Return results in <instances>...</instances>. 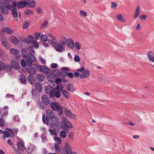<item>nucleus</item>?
<instances>
[{
    "mask_svg": "<svg viewBox=\"0 0 154 154\" xmlns=\"http://www.w3.org/2000/svg\"><path fill=\"white\" fill-rule=\"evenodd\" d=\"M50 107L54 111H57L59 115H62L63 112H65L66 115L72 119H75L76 116L72 113L71 111L65 108L62 107L61 105H59L56 102H53L50 104Z\"/></svg>",
    "mask_w": 154,
    "mask_h": 154,
    "instance_id": "1",
    "label": "nucleus"
},
{
    "mask_svg": "<svg viewBox=\"0 0 154 154\" xmlns=\"http://www.w3.org/2000/svg\"><path fill=\"white\" fill-rule=\"evenodd\" d=\"M46 118L45 119V116L44 115L42 117V121L44 123L47 125L50 124L49 119H50L52 122H58L59 120L58 118L55 115V114L52 110L51 109H47L46 112Z\"/></svg>",
    "mask_w": 154,
    "mask_h": 154,
    "instance_id": "2",
    "label": "nucleus"
},
{
    "mask_svg": "<svg viewBox=\"0 0 154 154\" xmlns=\"http://www.w3.org/2000/svg\"><path fill=\"white\" fill-rule=\"evenodd\" d=\"M22 53L23 57L26 59L27 66H31L32 62H35L36 61L35 56L31 52H29L28 54L26 50L24 49H22Z\"/></svg>",
    "mask_w": 154,
    "mask_h": 154,
    "instance_id": "3",
    "label": "nucleus"
},
{
    "mask_svg": "<svg viewBox=\"0 0 154 154\" xmlns=\"http://www.w3.org/2000/svg\"><path fill=\"white\" fill-rule=\"evenodd\" d=\"M60 87L57 86V87L55 88L53 93L51 94L50 97L54 98L55 97L57 98L60 97L61 95L60 92L63 90V88L62 85H60Z\"/></svg>",
    "mask_w": 154,
    "mask_h": 154,
    "instance_id": "4",
    "label": "nucleus"
},
{
    "mask_svg": "<svg viewBox=\"0 0 154 154\" xmlns=\"http://www.w3.org/2000/svg\"><path fill=\"white\" fill-rule=\"evenodd\" d=\"M0 39L2 45L7 49H10L11 46L6 37L4 35H2Z\"/></svg>",
    "mask_w": 154,
    "mask_h": 154,
    "instance_id": "5",
    "label": "nucleus"
},
{
    "mask_svg": "<svg viewBox=\"0 0 154 154\" xmlns=\"http://www.w3.org/2000/svg\"><path fill=\"white\" fill-rule=\"evenodd\" d=\"M10 52L11 54L14 56L17 59H20L19 51L18 50L14 48H10Z\"/></svg>",
    "mask_w": 154,
    "mask_h": 154,
    "instance_id": "6",
    "label": "nucleus"
},
{
    "mask_svg": "<svg viewBox=\"0 0 154 154\" xmlns=\"http://www.w3.org/2000/svg\"><path fill=\"white\" fill-rule=\"evenodd\" d=\"M0 8L3 14H7L8 13V11L6 7V5L4 1L1 2L0 5Z\"/></svg>",
    "mask_w": 154,
    "mask_h": 154,
    "instance_id": "7",
    "label": "nucleus"
},
{
    "mask_svg": "<svg viewBox=\"0 0 154 154\" xmlns=\"http://www.w3.org/2000/svg\"><path fill=\"white\" fill-rule=\"evenodd\" d=\"M56 44L54 45V47L56 51L59 52H62L65 50L64 48L60 44L57 42Z\"/></svg>",
    "mask_w": 154,
    "mask_h": 154,
    "instance_id": "8",
    "label": "nucleus"
},
{
    "mask_svg": "<svg viewBox=\"0 0 154 154\" xmlns=\"http://www.w3.org/2000/svg\"><path fill=\"white\" fill-rule=\"evenodd\" d=\"M37 67L39 68L40 70L43 73L47 74L49 73L50 72V69L48 68H47L45 66L38 65Z\"/></svg>",
    "mask_w": 154,
    "mask_h": 154,
    "instance_id": "9",
    "label": "nucleus"
},
{
    "mask_svg": "<svg viewBox=\"0 0 154 154\" xmlns=\"http://www.w3.org/2000/svg\"><path fill=\"white\" fill-rule=\"evenodd\" d=\"M55 88L49 85L46 87L45 88V91L46 94H49L50 97H51V94L53 93Z\"/></svg>",
    "mask_w": 154,
    "mask_h": 154,
    "instance_id": "10",
    "label": "nucleus"
},
{
    "mask_svg": "<svg viewBox=\"0 0 154 154\" xmlns=\"http://www.w3.org/2000/svg\"><path fill=\"white\" fill-rule=\"evenodd\" d=\"M63 123L65 126L68 128H71L72 127V124L67 119L63 118L62 119Z\"/></svg>",
    "mask_w": 154,
    "mask_h": 154,
    "instance_id": "11",
    "label": "nucleus"
},
{
    "mask_svg": "<svg viewBox=\"0 0 154 154\" xmlns=\"http://www.w3.org/2000/svg\"><path fill=\"white\" fill-rule=\"evenodd\" d=\"M43 103L47 105L50 103L48 97L45 95H43L41 98Z\"/></svg>",
    "mask_w": 154,
    "mask_h": 154,
    "instance_id": "12",
    "label": "nucleus"
},
{
    "mask_svg": "<svg viewBox=\"0 0 154 154\" xmlns=\"http://www.w3.org/2000/svg\"><path fill=\"white\" fill-rule=\"evenodd\" d=\"M67 45L69 48L71 49H73L74 48V44L73 40L71 39H68L67 42Z\"/></svg>",
    "mask_w": 154,
    "mask_h": 154,
    "instance_id": "13",
    "label": "nucleus"
},
{
    "mask_svg": "<svg viewBox=\"0 0 154 154\" xmlns=\"http://www.w3.org/2000/svg\"><path fill=\"white\" fill-rule=\"evenodd\" d=\"M65 150L67 154H71L72 153V148L68 143L65 144Z\"/></svg>",
    "mask_w": 154,
    "mask_h": 154,
    "instance_id": "14",
    "label": "nucleus"
},
{
    "mask_svg": "<svg viewBox=\"0 0 154 154\" xmlns=\"http://www.w3.org/2000/svg\"><path fill=\"white\" fill-rule=\"evenodd\" d=\"M52 122L50 124V126L52 129L54 130H57V131H59L60 129L58 125L56 123L57 122Z\"/></svg>",
    "mask_w": 154,
    "mask_h": 154,
    "instance_id": "15",
    "label": "nucleus"
},
{
    "mask_svg": "<svg viewBox=\"0 0 154 154\" xmlns=\"http://www.w3.org/2000/svg\"><path fill=\"white\" fill-rule=\"evenodd\" d=\"M0 57L3 59H6L8 58V55L2 48H0Z\"/></svg>",
    "mask_w": 154,
    "mask_h": 154,
    "instance_id": "16",
    "label": "nucleus"
},
{
    "mask_svg": "<svg viewBox=\"0 0 154 154\" xmlns=\"http://www.w3.org/2000/svg\"><path fill=\"white\" fill-rule=\"evenodd\" d=\"M147 56L149 60L151 62L154 63V54L152 51L148 52Z\"/></svg>",
    "mask_w": 154,
    "mask_h": 154,
    "instance_id": "17",
    "label": "nucleus"
},
{
    "mask_svg": "<svg viewBox=\"0 0 154 154\" xmlns=\"http://www.w3.org/2000/svg\"><path fill=\"white\" fill-rule=\"evenodd\" d=\"M11 65L12 67H13L17 69H19L20 68V66L17 62L14 60L11 61Z\"/></svg>",
    "mask_w": 154,
    "mask_h": 154,
    "instance_id": "18",
    "label": "nucleus"
},
{
    "mask_svg": "<svg viewBox=\"0 0 154 154\" xmlns=\"http://www.w3.org/2000/svg\"><path fill=\"white\" fill-rule=\"evenodd\" d=\"M27 2L24 1H22L19 2L17 3V7L18 8H24L26 5Z\"/></svg>",
    "mask_w": 154,
    "mask_h": 154,
    "instance_id": "19",
    "label": "nucleus"
},
{
    "mask_svg": "<svg viewBox=\"0 0 154 154\" xmlns=\"http://www.w3.org/2000/svg\"><path fill=\"white\" fill-rule=\"evenodd\" d=\"M89 75V72L88 70H85L82 72L80 75V78L81 79H83L85 78L88 77Z\"/></svg>",
    "mask_w": 154,
    "mask_h": 154,
    "instance_id": "20",
    "label": "nucleus"
},
{
    "mask_svg": "<svg viewBox=\"0 0 154 154\" xmlns=\"http://www.w3.org/2000/svg\"><path fill=\"white\" fill-rule=\"evenodd\" d=\"M27 81L30 84H33L35 83V79L32 75H29L27 77Z\"/></svg>",
    "mask_w": 154,
    "mask_h": 154,
    "instance_id": "21",
    "label": "nucleus"
},
{
    "mask_svg": "<svg viewBox=\"0 0 154 154\" xmlns=\"http://www.w3.org/2000/svg\"><path fill=\"white\" fill-rule=\"evenodd\" d=\"M18 148L19 150L23 151L25 150V147L24 144L21 142H18L17 143Z\"/></svg>",
    "mask_w": 154,
    "mask_h": 154,
    "instance_id": "22",
    "label": "nucleus"
},
{
    "mask_svg": "<svg viewBox=\"0 0 154 154\" xmlns=\"http://www.w3.org/2000/svg\"><path fill=\"white\" fill-rule=\"evenodd\" d=\"M135 14L134 16V18L136 19L140 14V7L139 6H137V7L134 12Z\"/></svg>",
    "mask_w": 154,
    "mask_h": 154,
    "instance_id": "23",
    "label": "nucleus"
},
{
    "mask_svg": "<svg viewBox=\"0 0 154 154\" xmlns=\"http://www.w3.org/2000/svg\"><path fill=\"white\" fill-rule=\"evenodd\" d=\"M2 32H5L10 34H12L13 33V32L11 30V29L7 27L3 28L2 29Z\"/></svg>",
    "mask_w": 154,
    "mask_h": 154,
    "instance_id": "24",
    "label": "nucleus"
},
{
    "mask_svg": "<svg viewBox=\"0 0 154 154\" xmlns=\"http://www.w3.org/2000/svg\"><path fill=\"white\" fill-rule=\"evenodd\" d=\"M67 41V39L65 37L62 36L60 40V44L62 45H64L66 44Z\"/></svg>",
    "mask_w": 154,
    "mask_h": 154,
    "instance_id": "25",
    "label": "nucleus"
},
{
    "mask_svg": "<svg viewBox=\"0 0 154 154\" xmlns=\"http://www.w3.org/2000/svg\"><path fill=\"white\" fill-rule=\"evenodd\" d=\"M45 79V76L43 75L38 74L36 77V80L39 82H42Z\"/></svg>",
    "mask_w": 154,
    "mask_h": 154,
    "instance_id": "26",
    "label": "nucleus"
},
{
    "mask_svg": "<svg viewBox=\"0 0 154 154\" xmlns=\"http://www.w3.org/2000/svg\"><path fill=\"white\" fill-rule=\"evenodd\" d=\"M33 37L31 35H29L25 39V42L28 44H31L33 41Z\"/></svg>",
    "mask_w": 154,
    "mask_h": 154,
    "instance_id": "27",
    "label": "nucleus"
},
{
    "mask_svg": "<svg viewBox=\"0 0 154 154\" xmlns=\"http://www.w3.org/2000/svg\"><path fill=\"white\" fill-rule=\"evenodd\" d=\"M20 82L22 84H26V79L25 75H21L20 77Z\"/></svg>",
    "mask_w": 154,
    "mask_h": 154,
    "instance_id": "28",
    "label": "nucleus"
},
{
    "mask_svg": "<svg viewBox=\"0 0 154 154\" xmlns=\"http://www.w3.org/2000/svg\"><path fill=\"white\" fill-rule=\"evenodd\" d=\"M11 41L14 45H16L18 43V40L16 37L12 36L11 37Z\"/></svg>",
    "mask_w": 154,
    "mask_h": 154,
    "instance_id": "29",
    "label": "nucleus"
},
{
    "mask_svg": "<svg viewBox=\"0 0 154 154\" xmlns=\"http://www.w3.org/2000/svg\"><path fill=\"white\" fill-rule=\"evenodd\" d=\"M28 72L30 75H32L35 73V69L31 67H29L27 69Z\"/></svg>",
    "mask_w": 154,
    "mask_h": 154,
    "instance_id": "30",
    "label": "nucleus"
},
{
    "mask_svg": "<svg viewBox=\"0 0 154 154\" xmlns=\"http://www.w3.org/2000/svg\"><path fill=\"white\" fill-rule=\"evenodd\" d=\"M35 88L37 90L41 92L42 90V87L41 84L36 83L35 84Z\"/></svg>",
    "mask_w": 154,
    "mask_h": 154,
    "instance_id": "31",
    "label": "nucleus"
},
{
    "mask_svg": "<svg viewBox=\"0 0 154 154\" xmlns=\"http://www.w3.org/2000/svg\"><path fill=\"white\" fill-rule=\"evenodd\" d=\"M116 18L118 20L121 22H125V20L124 18L120 14H118L116 17Z\"/></svg>",
    "mask_w": 154,
    "mask_h": 154,
    "instance_id": "32",
    "label": "nucleus"
},
{
    "mask_svg": "<svg viewBox=\"0 0 154 154\" xmlns=\"http://www.w3.org/2000/svg\"><path fill=\"white\" fill-rule=\"evenodd\" d=\"M48 131L50 133V134L51 135H54V136H57V130H52L51 129H49L48 130Z\"/></svg>",
    "mask_w": 154,
    "mask_h": 154,
    "instance_id": "33",
    "label": "nucleus"
},
{
    "mask_svg": "<svg viewBox=\"0 0 154 154\" xmlns=\"http://www.w3.org/2000/svg\"><path fill=\"white\" fill-rule=\"evenodd\" d=\"M74 44V47L78 50H79L81 48V44L78 41L76 42Z\"/></svg>",
    "mask_w": 154,
    "mask_h": 154,
    "instance_id": "34",
    "label": "nucleus"
},
{
    "mask_svg": "<svg viewBox=\"0 0 154 154\" xmlns=\"http://www.w3.org/2000/svg\"><path fill=\"white\" fill-rule=\"evenodd\" d=\"M67 90L70 91H72L74 90V88L73 86L69 84L66 87Z\"/></svg>",
    "mask_w": 154,
    "mask_h": 154,
    "instance_id": "35",
    "label": "nucleus"
},
{
    "mask_svg": "<svg viewBox=\"0 0 154 154\" xmlns=\"http://www.w3.org/2000/svg\"><path fill=\"white\" fill-rule=\"evenodd\" d=\"M42 41L43 42H46L48 40V38L47 36L44 35H42L40 36Z\"/></svg>",
    "mask_w": 154,
    "mask_h": 154,
    "instance_id": "36",
    "label": "nucleus"
},
{
    "mask_svg": "<svg viewBox=\"0 0 154 154\" xmlns=\"http://www.w3.org/2000/svg\"><path fill=\"white\" fill-rule=\"evenodd\" d=\"M52 74L53 75L57 77L60 75V72L59 70H55L53 71Z\"/></svg>",
    "mask_w": 154,
    "mask_h": 154,
    "instance_id": "37",
    "label": "nucleus"
},
{
    "mask_svg": "<svg viewBox=\"0 0 154 154\" xmlns=\"http://www.w3.org/2000/svg\"><path fill=\"white\" fill-rule=\"evenodd\" d=\"M12 11V14L13 16L15 17H17L18 16L17 10L15 8H14Z\"/></svg>",
    "mask_w": 154,
    "mask_h": 154,
    "instance_id": "38",
    "label": "nucleus"
},
{
    "mask_svg": "<svg viewBox=\"0 0 154 154\" xmlns=\"http://www.w3.org/2000/svg\"><path fill=\"white\" fill-rule=\"evenodd\" d=\"M5 4L6 8L12 11L14 8H14V7L13 5H10L9 4H6V3H5Z\"/></svg>",
    "mask_w": 154,
    "mask_h": 154,
    "instance_id": "39",
    "label": "nucleus"
},
{
    "mask_svg": "<svg viewBox=\"0 0 154 154\" xmlns=\"http://www.w3.org/2000/svg\"><path fill=\"white\" fill-rule=\"evenodd\" d=\"M55 147L56 149V152H60L61 149L60 147H59V145L58 144H54Z\"/></svg>",
    "mask_w": 154,
    "mask_h": 154,
    "instance_id": "40",
    "label": "nucleus"
},
{
    "mask_svg": "<svg viewBox=\"0 0 154 154\" xmlns=\"http://www.w3.org/2000/svg\"><path fill=\"white\" fill-rule=\"evenodd\" d=\"M25 14L27 16H29L30 14H33V13L32 11L28 9L25 11Z\"/></svg>",
    "mask_w": 154,
    "mask_h": 154,
    "instance_id": "41",
    "label": "nucleus"
},
{
    "mask_svg": "<svg viewBox=\"0 0 154 154\" xmlns=\"http://www.w3.org/2000/svg\"><path fill=\"white\" fill-rule=\"evenodd\" d=\"M54 140L58 143L60 144L62 143V141L60 138L57 137H54Z\"/></svg>",
    "mask_w": 154,
    "mask_h": 154,
    "instance_id": "42",
    "label": "nucleus"
},
{
    "mask_svg": "<svg viewBox=\"0 0 154 154\" xmlns=\"http://www.w3.org/2000/svg\"><path fill=\"white\" fill-rule=\"evenodd\" d=\"M60 136L63 138L66 137V133L65 131H61L60 133Z\"/></svg>",
    "mask_w": 154,
    "mask_h": 154,
    "instance_id": "43",
    "label": "nucleus"
},
{
    "mask_svg": "<svg viewBox=\"0 0 154 154\" xmlns=\"http://www.w3.org/2000/svg\"><path fill=\"white\" fill-rule=\"evenodd\" d=\"M7 131L8 132V133H9V134L11 135L12 137H14V134L13 131L10 128H7Z\"/></svg>",
    "mask_w": 154,
    "mask_h": 154,
    "instance_id": "44",
    "label": "nucleus"
},
{
    "mask_svg": "<svg viewBox=\"0 0 154 154\" xmlns=\"http://www.w3.org/2000/svg\"><path fill=\"white\" fill-rule=\"evenodd\" d=\"M62 93L64 96L65 97H68L69 95V93L66 90H64L63 91Z\"/></svg>",
    "mask_w": 154,
    "mask_h": 154,
    "instance_id": "45",
    "label": "nucleus"
},
{
    "mask_svg": "<svg viewBox=\"0 0 154 154\" xmlns=\"http://www.w3.org/2000/svg\"><path fill=\"white\" fill-rule=\"evenodd\" d=\"M5 125V122L4 120L2 118H0V126H4Z\"/></svg>",
    "mask_w": 154,
    "mask_h": 154,
    "instance_id": "46",
    "label": "nucleus"
},
{
    "mask_svg": "<svg viewBox=\"0 0 154 154\" xmlns=\"http://www.w3.org/2000/svg\"><path fill=\"white\" fill-rule=\"evenodd\" d=\"M5 67V63L2 62H0V70H2Z\"/></svg>",
    "mask_w": 154,
    "mask_h": 154,
    "instance_id": "47",
    "label": "nucleus"
},
{
    "mask_svg": "<svg viewBox=\"0 0 154 154\" xmlns=\"http://www.w3.org/2000/svg\"><path fill=\"white\" fill-rule=\"evenodd\" d=\"M48 23V22L47 21H46L44 23H43L41 26H40V28L43 29L45 27L47 26Z\"/></svg>",
    "mask_w": 154,
    "mask_h": 154,
    "instance_id": "48",
    "label": "nucleus"
},
{
    "mask_svg": "<svg viewBox=\"0 0 154 154\" xmlns=\"http://www.w3.org/2000/svg\"><path fill=\"white\" fill-rule=\"evenodd\" d=\"M32 45L34 47L38 48L39 47V44L35 40H33L32 42Z\"/></svg>",
    "mask_w": 154,
    "mask_h": 154,
    "instance_id": "49",
    "label": "nucleus"
},
{
    "mask_svg": "<svg viewBox=\"0 0 154 154\" xmlns=\"http://www.w3.org/2000/svg\"><path fill=\"white\" fill-rule=\"evenodd\" d=\"M74 61L76 62H79L80 61V59L78 55H75L74 57Z\"/></svg>",
    "mask_w": 154,
    "mask_h": 154,
    "instance_id": "50",
    "label": "nucleus"
},
{
    "mask_svg": "<svg viewBox=\"0 0 154 154\" xmlns=\"http://www.w3.org/2000/svg\"><path fill=\"white\" fill-rule=\"evenodd\" d=\"M40 36H41L40 33L39 32H36L35 34V38L36 40H38L39 37Z\"/></svg>",
    "mask_w": 154,
    "mask_h": 154,
    "instance_id": "51",
    "label": "nucleus"
},
{
    "mask_svg": "<svg viewBox=\"0 0 154 154\" xmlns=\"http://www.w3.org/2000/svg\"><path fill=\"white\" fill-rule=\"evenodd\" d=\"M80 15L82 16H84L85 17L87 16V13L83 10H81L80 11Z\"/></svg>",
    "mask_w": 154,
    "mask_h": 154,
    "instance_id": "52",
    "label": "nucleus"
},
{
    "mask_svg": "<svg viewBox=\"0 0 154 154\" xmlns=\"http://www.w3.org/2000/svg\"><path fill=\"white\" fill-rule=\"evenodd\" d=\"M29 25V23L27 22H25L23 26V27L24 29H27Z\"/></svg>",
    "mask_w": 154,
    "mask_h": 154,
    "instance_id": "53",
    "label": "nucleus"
},
{
    "mask_svg": "<svg viewBox=\"0 0 154 154\" xmlns=\"http://www.w3.org/2000/svg\"><path fill=\"white\" fill-rule=\"evenodd\" d=\"M32 95L33 98H35L36 97L37 94L36 91L35 90H32Z\"/></svg>",
    "mask_w": 154,
    "mask_h": 154,
    "instance_id": "54",
    "label": "nucleus"
},
{
    "mask_svg": "<svg viewBox=\"0 0 154 154\" xmlns=\"http://www.w3.org/2000/svg\"><path fill=\"white\" fill-rule=\"evenodd\" d=\"M21 64L22 67H25L26 66V63L24 59L22 60L21 61Z\"/></svg>",
    "mask_w": 154,
    "mask_h": 154,
    "instance_id": "55",
    "label": "nucleus"
},
{
    "mask_svg": "<svg viewBox=\"0 0 154 154\" xmlns=\"http://www.w3.org/2000/svg\"><path fill=\"white\" fill-rule=\"evenodd\" d=\"M37 11L38 14H43L42 10L40 8H38L37 9Z\"/></svg>",
    "mask_w": 154,
    "mask_h": 154,
    "instance_id": "56",
    "label": "nucleus"
},
{
    "mask_svg": "<svg viewBox=\"0 0 154 154\" xmlns=\"http://www.w3.org/2000/svg\"><path fill=\"white\" fill-rule=\"evenodd\" d=\"M5 67L6 68V70L8 71H10L11 70V68L12 67L11 66V65H9L8 64L7 65L5 66Z\"/></svg>",
    "mask_w": 154,
    "mask_h": 154,
    "instance_id": "57",
    "label": "nucleus"
},
{
    "mask_svg": "<svg viewBox=\"0 0 154 154\" xmlns=\"http://www.w3.org/2000/svg\"><path fill=\"white\" fill-rule=\"evenodd\" d=\"M58 65L57 63H52L51 65V67L54 69H56Z\"/></svg>",
    "mask_w": 154,
    "mask_h": 154,
    "instance_id": "58",
    "label": "nucleus"
},
{
    "mask_svg": "<svg viewBox=\"0 0 154 154\" xmlns=\"http://www.w3.org/2000/svg\"><path fill=\"white\" fill-rule=\"evenodd\" d=\"M29 5L32 7H34L35 6V3L34 2L32 1L29 4Z\"/></svg>",
    "mask_w": 154,
    "mask_h": 154,
    "instance_id": "59",
    "label": "nucleus"
},
{
    "mask_svg": "<svg viewBox=\"0 0 154 154\" xmlns=\"http://www.w3.org/2000/svg\"><path fill=\"white\" fill-rule=\"evenodd\" d=\"M48 42L50 43L51 45H52L53 47H54V45H55L56 43L57 42H54L52 40H49L48 41Z\"/></svg>",
    "mask_w": 154,
    "mask_h": 154,
    "instance_id": "60",
    "label": "nucleus"
},
{
    "mask_svg": "<svg viewBox=\"0 0 154 154\" xmlns=\"http://www.w3.org/2000/svg\"><path fill=\"white\" fill-rule=\"evenodd\" d=\"M117 3L116 2H113L111 5V8L113 9H115L117 7Z\"/></svg>",
    "mask_w": 154,
    "mask_h": 154,
    "instance_id": "61",
    "label": "nucleus"
},
{
    "mask_svg": "<svg viewBox=\"0 0 154 154\" xmlns=\"http://www.w3.org/2000/svg\"><path fill=\"white\" fill-rule=\"evenodd\" d=\"M3 133L4 136H5V137H9L10 136V135L9 134V133H8L7 131H4Z\"/></svg>",
    "mask_w": 154,
    "mask_h": 154,
    "instance_id": "62",
    "label": "nucleus"
},
{
    "mask_svg": "<svg viewBox=\"0 0 154 154\" xmlns=\"http://www.w3.org/2000/svg\"><path fill=\"white\" fill-rule=\"evenodd\" d=\"M67 73L66 72H65L64 71L61 72L60 73V75H61L62 77L66 76L67 75Z\"/></svg>",
    "mask_w": 154,
    "mask_h": 154,
    "instance_id": "63",
    "label": "nucleus"
},
{
    "mask_svg": "<svg viewBox=\"0 0 154 154\" xmlns=\"http://www.w3.org/2000/svg\"><path fill=\"white\" fill-rule=\"evenodd\" d=\"M67 75L71 78H73L74 76L73 74L71 72H68Z\"/></svg>",
    "mask_w": 154,
    "mask_h": 154,
    "instance_id": "64",
    "label": "nucleus"
}]
</instances>
